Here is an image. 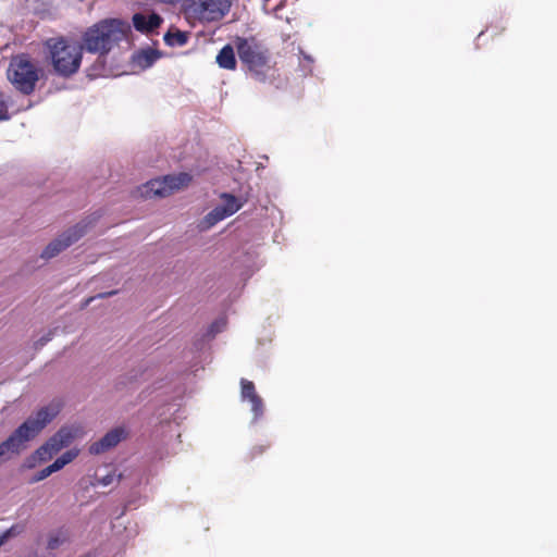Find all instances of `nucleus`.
Returning a JSON list of instances; mask_svg holds the SVG:
<instances>
[{
  "mask_svg": "<svg viewBox=\"0 0 557 557\" xmlns=\"http://www.w3.org/2000/svg\"><path fill=\"white\" fill-rule=\"evenodd\" d=\"M236 49L239 60L247 65L258 81L265 79V71L270 69L267 51L255 39L238 37Z\"/></svg>",
  "mask_w": 557,
  "mask_h": 557,
  "instance_id": "nucleus-6",
  "label": "nucleus"
},
{
  "mask_svg": "<svg viewBox=\"0 0 557 557\" xmlns=\"http://www.w3.org/2000/svg\"><path fill=\"white\" fill-rule=\"evenodd\" d=\"M122 474H115V472L108 473L107 475L97 480V484L102 486H108L112 484L114 481H121Z\"/></svg>",
  "mask_w": 557,
  "mask_h": 557,
  "instance_id": "nucleus-25",
  "label": "nucleus"
},
{
  "mask_svg": "<svg viewBox=\"0 0 557 557\" xmlns=\"http://www.w3.org/2000/svg\"><path fill=\"white\" fill-rule=\"evenodd\" d=\"M159 58L160 53L158 50L147 48L134 53L132 62L135 67L146 70L151 67Z\"/></svg>",
  "mask_w": 557,
  "mask_h": 557,
  "instance_id": "nucleus-13",
  "label": "nucleus"
},
{
  "mask_svg": "<svg viewBox=\"0 0 557 557\" xmlns=\"http://www.w3.org/2000/svg\"><path fill=\"white\" fill-rule=\"evenodd\" d=\"M222 202L209 211L199 222L198 230L206 232L219 222L236 213L243 206V202L232 194L223 193L220 196Z\"/></svg>",
  "mask_w": 557,
  "mask_h": 557,
  "instance_id": "nucleus-7",
  "label": "nucleus"
},
{
  "mask_svg": "<svg viewBox=\"0 0 557 557\" xmlns=\"http://www.w3.org/2000/svg\"><path fill=\"white\" fill-rule=\"evenodd\" d=\"M2 545H3V542H2V540L0 539V546H2Z\"/></svg>",
  "mask_w": 557,
  "mask_h": 557,
  "instance_id": "nucleus-31",
  "label": "nucleus"
},
{
  "mask_svg": "<svg viewBox=\"0 0 557 557\" xmlns=\"http://www.w3.org/2000/svg\"><path fill=\"white\" fill-rule=\"evenodd\" d=\"M216 63L225 70L236 69L235 52L231 45L224 46L216 55Z\"/></svg>",
  "mask_w": 557,
  "mask_h": 557,
  "instance_id": "nucleus-15",
  "label": "nucleus"
},
{
  "mask_svg": "<svg viewBox=\"0 0 557 557\" xmlns=\"http://www.w3.org/2000/svg\"><path fill=\"white\" fill-rule=\"evenodd\" d=\"M24 531V525L22 524H13L11 528L0 533V539L3 544L11 537L20 535Z\"/></svg>",
  "mask_w": 557,
  "mask_h": 557,
  "instance_id": "nucleus-24",
  "label": "nucleus"
},
{
  "mask_svg": "<svg viewBox=\"0 0 557 557\" xmlns=\"http://www.w3.org/2000/svg\"><path fill=\"white\" fill-rule=\"evenodd\" d=\"M128 435V431L124 426H116L107 432L99 441L94 442L89 446V453L91 455L103 454L111 448H114Z\"/></svg>",
  "mask_w": 557,
  "mask_h": 557,
  "instance_id": "nucleus-10",
  "label": "nucleus"
},
{
  "mask_svg": "<svg viewBox=\"0 0 557 557\" xmlns=\"http://www.w3.org/2000/svg\"><path fill=\"white\" fill-rule=\"evenodd\" d=\"M53 336V332L49 331L46 335L41 336L37 342H36V348H41L42 346H45L48 342L51 341Z\"/></svg>",
  "mask_w": 557,
  "mask_h": 557,
  "instance_id": "nucleus-26",
  "label": "nucleus"
},
{
  "mask_svg": "<svg viewBox=\"0 0 557 557\" xmlns=\"http://www.w3.org/2000/svg\"><path fill=\"white\" fill-rule=\"evenodd\" d=\"M164 178H154L141 187V195L145 197H166L171 195V188L166 187Z\"/></svg>",
  "mask_w": 557,
  "mask_h": 557,
  "instance_id": "nucleus-14",
  "label": "nucleus"
},
{
  "mask_svg": "<svg viewBox=\"0 0 557 557\" xmlns=\"http://www.w3.org/2000/svg\"><path fill=\"white\" fill-rule=\"evenodd\" d=\"M90 223V221L83 220L74 226L67 228L59 237L47 245V247L41 252V258L49 260L76 243L81 237L85 235Z\"/></svg>",
  "mask_w": 557,
  "mask_h": 557,
  "instance_id": "nucleus-8",
  "label": "nucleus"
},
{
  "mask_svg": "<svg viewBox=\"0 0 557 557\" xmlns=\"http://www.w3.org/2000/svg\"><path fill=\"white\" fill-rule=\"evenodd\" d=\"M48 460H50V458L47 455L46 450L42 448V446H39L33 454H30L24 460L23 468L34 469L38 465L47 462Z\"/></svg>",
  "mask_w": 557,
  "mask_h": 557,
  "instance_id": "nucleus-17",
  "label": "nucleus"
},
{
  "mask_svg": "<svg viewBox=\"0 0 557 557\" xmlns=\"http://www.w3.org/2000/svg\"><path fill=\"white\" fill-rule=\"evenodd\" d=\"M113 294H114V292L108 293V295H113ZM104 296H107V294H100V295H98V297H104Z\"/></svg>",
  "mask_w": 557,
  "mask_h": 557,
  "instance_id": "nucleus-29",
  "label": "nucleus"
},
{
  "mask_svg": "<svg viewBox=\"0 0 557 557\" xmlns=\"http://www.w3.org/2000/svg\"><path fill=\"white\" fill-rule=\"evenodd\" d=\"M166 187L171 188V194L187 186L191 181L188 173H178L163 176Z\"/></svg>",
  "mask_w": 557,
  "mask_h": 557,
  "instance_id": "nucleus-16",
  "label": "nucleus"
},
{
  "mask_svg": "<svg viewBox=\"0 0 557 557\" xmlns=\"http://www.w3.org/2000/svg\"><path fill=\"white\" fill-rule=\"evenodd\" d=\"M232 0H184L183 10L187 17L199 23H216L228 14Z\"/></svg>",
  "mask_w": 557,
  "mask_h": 557,
  "instance_id": "nucleus-5",
  "label": "nucleus"
},
{
  "mask_svg": "<svg viewBox=\"0 0 557 557\" xmlns=\"http://www.w3.org/2000/svg\"><path fill=\"white\" fill-rule=\"evenodd\" d=\"M67 541V535L63 531H58L49 536L47 548L50 550L58 549Z\"/></svg>",
  "mask_w": 557,
  "mask_h": 557,
  "instance_id": "nucleus-21",
  "label": "nucleus"
},
{
  "mask_svg": "<svg viewBox=\"0 0 557 557\" xmlns=\"http://www.w3.org/2000/svg\"><path fill=\"white\" fill-rule=\"evenodd\" d=\"M129 25L121 20H103L86 29L82 36V47L90 53H98L97 63L104 62V57L121 41L125 40Z\"/></svg>",
  "mask_w": 557,
  "mask_h": 557,
  "instance_id": "nucleus-2",
  "label": "nucleus"
},
{
  "mask_svg": "<svg viewBox=\"0 0 557 557\" xmlns=\"http://www.w3.org/2000/svg\"><path fill=\"white\" fill-rule=\"evenodd\" d=\"M81 429L76 425H63L51 437H49L41 446L46 450L50 459L60 453L63 448L69 447L77 437Z\"/></svg>",
  "mask_w": 557,
  "mask_h": 557,
  "instance_id": "nucleus-9",
  "label": "nucleus"
},
{
  "mask_svg": "<svg viewBox=\"0 0 557 557\" xmlns=\"http://www.w3.org/2000/svg\"><path fill=\"white\" fill-rule=\"evenodd\" d=\"M7 75L16 90L30 95L39 81L40 69L27 54H18L11 59Z\"/></svg>",
  "mask_w": 557,
  "mask_h": 557,
  "instance_id": "nucleus-4",
  "label": "nucleus"
},
{
  "mask_svg": "<svg viewBox=\"0 0 557 557\" xmlns=\"http://www.w3.org/2000/svg\"><path fill=\"white\" fill-rule=\"evenodd\" d=\"M240 397L243 401H249L251 411L253 413V422H257L264 412V405L262 398L256 393L255 384L251 381L242 379L240 381Z\"/></svg>",
  "mask_w": 557,
  "mask_h": 557,
  "instance_id": "nucleus-11",
  "label": "nucleus"
},
{
  "mask_svg": "<svg viewBox=\"0 0 557 557\" xmlns=\"http://www.w3.org/2000/svg\"><path fill=\"white\" fill-rule=\"evenodd\" d=\"M226 326V318L220 317L216 320H214L209 327L207 329V332L205 336L208 339H212L215 337L216 334L221 333Z\"/></svg>",
  "mask_w": 557,
  "mask_h": 557,
  "instance_id": "nucleus-20",
  "label": "nucleus"
},
{
  "mask_svg": "<svg viewBox=\"0 0 557 557\" xmlns=\"http://www.w3.org/2000/svg\"><path fill=\"white\" fill-rule=\"evenodd\" d=\"M61 405L52 401L28 417L11 435L0 443V459L9 460L13 455L21 454L28 442L35 438L60 412Z\"/></svg>",
  "mask_w": 557,
  "mask_h": 557,
  "instance_id": "nucleus-1",
  "label": "nucleus"
},
{
  "mask_svg": "<svg viewBox=\"0 0 557 557\" xmlns=\"http://www.w3.org/2000/svg\"><path fill=\"white\" fill-rule=\"evenodd\" d=\"M305 60H307L309 63H312L313 60L310 55L304 54Z\"/></svg>",
  "mask_w": 557,
  "mask_h": 557,
  "instance_id": "nucleus-28",
  "label": "nucleus"
},
{
  "mask_svg": "<svg viewBox=\"0 0 557 557\" xmlns=\"http://www.w3.org/2000/svg\"><path fill=\"white\" fill-rule=\"evenodd\" d=\"M96 66L97 65L95 64V66L92 67L94 73H90L89 75H102V71H97Z\"/></svg>",
  "mask_w": 557,
  "mask_h": 557,
  "instance_id": "nucleus-27",
  "label": "nucleus"
},
{
  "mask_svg": "<svg viewBox=\"0 0 557 557\" xmlns=\"http://www.w3.org/2000/svg\"><path fill=\"white\" fill-rule=\"evenodd\" d=\"M11 98L4 92H0V121H7L10 119L9 107Z\"/></svg>",
  "mask_w": 557,
  "mask_h": 557,
  "instance_id": "nucleus-22",
  "label": "nucleus"
},
{
  "mask_svg": "<svg viewBox=\"0 0 557 557\" xmlns=\"http://www.w3.org/2000/svg\"><path fill=\"white\" fill-rule=\"evenodd\" d=\"M79 454L77 448H72L59 456L52 463L58 471L62 470L66 465L71 463Z\"/></svg>",
  "mask_w": 557,
  "mask_h": 557,
  "instance_id": "nucleus-18",
  "label": "nucleus"
},
{
  "mask_svg": "<svg viewBox=\"0 0 557 557\" xmlns=\"http://www.w3.org/2000/svg\"><path fill=\"white\" fill-rule=\"evenodd\" d=\"M54 472H58V470L55 469V467L53 466V463L49 465L48 467L41 469L40 471H38L32 479H30V483H37V482H40L45 479H47L48 476H50L52 473Z\"/></svg>",
  "mask_w": 557,
  "mask_h": 557,
  "instance_id": "nucleus-23",
  "label": "nucleus"
},
{
  "mask_svg": "<svg viewBox=\"0 0 557 557\" xmlns=\"http://www.w3.org/2000/svg\"><path fill=\"white\" fill-rule=\"evenodd\" d=\"M46 47L48 59L58 76L67 78L78 72L84 50L81 44L60 37L48 39Z\"/></svg>",
  "mask_w": 557,
  "mask_h": 557,
  "instance_id": "nucleus-3",
  "label": "nucleus"
},
{
  "mask_svg": "<svg viewBox=\"0 0 557 557\" xmlns=\"http://www.w3.org/2000/svg\"><path fill=\"white\" fill-rule=\"evenodd\" d=\"M162 17L157 13L149 15L143 13H136L133 15V25L136 30L149 34L154 32L162 23Z\"/></svg>",
  "mask_w": 557,
  "mask_h": 557,
  "instance_id": "nucleus-12",
  "label": "nucleus"
},
{
  "mask_svg": "<svg viewBox=\"0 0 557 557\" xmlns=\"http://www.w3.org/2000/svg\"><path fill=\"white\" fill-rule=\"evenodd\" d=\"M168 46H184L187 42V35L184 32L176 30L174 33L168 32L163 37Z\"/></svg>",
  "mask_w": 557,
  "mask_h": 557,
  "instance_id": "nucleus-19",
  "label": "nucleus"
},
{
  "mask_svg": "<svg viewBox=\"0 0 557 557\" xmlns=\"http://www.w3.org/2000/svg\"><path fill=\"white\" fill-rule=\"evenodd\" d=\"M94 298H89L86 300L85 306H87L90 301H92Z\"/></svg>",
  "mask_w": 557,
  "mask_h": 557,
  "instance_id": "nucleus-30",
  "label": "nucleus"
}]
</instances>
